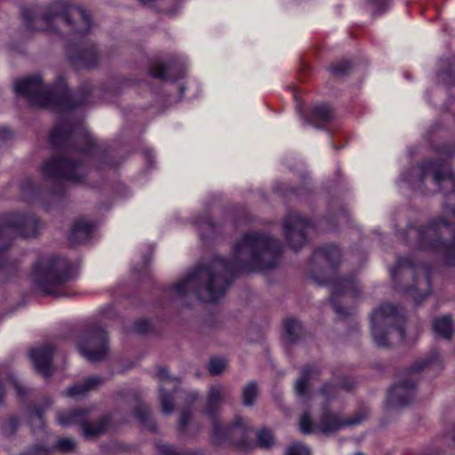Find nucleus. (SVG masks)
<instances>
[{
  "label": "nucleus",
  "mask_w": 455,
  "mask_h": 455,
  "mask_svg": "<svg viewBox=\"0 0 455 455\" xmlns=\"http://www.w3.org/2000/svg\"><path fill=\"white\" fill-rule=\"evenodd\" d=\"M105 382V379L100 376H92L85 379L83 382L70 387L67 391L68 396L84 395L90 391L96 390Z\"/></svg>",
  "instance_id": "5701e85b"
},
{
  "label": "nucleus",
  "mask_w": 455,
  "mask_h": 455,
  "mask_svg": "<svg viewBox=\"0 0 455 455\" xmlns=\"http://www.w3.org/2000/svg\"><path fill=\"white\" fill-rule=\"evenodd\" d=\"M259 389L258 385L255 381L247 383L242 392L243 404L245 406H252L258 396Z\"/></svg>",
  "instance_id": "c756f323"
},
{
  "label": "nucleus",
  "mask_w": 455,
  "mask_h": 455,
  "mask_svg": "<svg viewBox=\"0 0 455 455\" xmlns=\"http://www.w3.org/2000/svg\"><path fill=\"white\" fill-rule=\"evenodd\" d=\"M355 455H364V454H363V453H362V452H358V453H356V454H355Z\"/></svg>",
  "instance_id": "4d7b16f0"
},
{
  "label": "nucleus",
  "mask_w": 455,
  "mask_h": 455,
  "mask_svg": "<svg viewBox=\"0 0 455 455\" xmlns=\"http://www.w3.org/2000/svg\"><path fill=\"white\" fill-rule=\"evenodd\" d=\"M321 374L317 366H305L301 370L300 377L294 383V390L298 396L307 397L309 395L310 380Z\"/></svg>",
  "instance_id": "6ab92c4d"
},
{
  "label": "nucleus",
  "mask_w": 455,
  "mask_h": 455,
  "mask_svg": "<svg viewBox=\"0 0 455 455\" xmlns=\"http://www.w3.org/2000/svg\"><path fill=\"white\" fill-rule=\"evenodd\" d=\"M282 252L279 240L260 232L244 233L233 245L229 262L213 258L188 272L172 287L180 299L204 302L221 299L237 270H267L277 266Z\"/></svg>",
  "instance_id": "f257e3e1"
},
{
  "label": "nucleus",
  "mask_w": 455,
  "mask_h": 455,
  "mask_svg": "<svg viewBox=\"0 0 455 455\" xmlns=\"http://www.w3.org/2000/svg\"><path fill=\"white\" fill-rule=\"evenodd\" d=\"M89 410L75 409L67 411H59L56 415L57 422L61 426L80 425L82 429L84 424L88 422Z\"/></svg>",
  "instance_id": "aec40b11"
},
{
  "label": "nucleus",
  "mask_w": 455,
  "mask_h": 455,
  "mask_svg": "<svg viewBox=\"0 0 455 455\" xmlns=\"http://www.w3.org/2000/svg\"><path fill=\"white\" fill-rule=\"evenodd\" d=\"M355 387V381L351 379H346L339 384V387L346 390L351 391Z\"/></svg>",
  "instance_id": "09e8293b"
},
{
  "label": "nucleus",
  "mask_w": 455,
  "mask_h": 455,
  "mask_svg": "<svg viewBox=\"0 0 455 455\" xmlns=\"http://www.w3.org/2000/svg\"><path fill=\"white\" fill-rule=\"evenodd\" d=\"M77 347L81 355L91 363L103 362L109 355L107 333L98 325L89 327L79 336Z\"/></svg>",
  "instance_id": "1a4fd4ad"
},
{
  "label": "nucleus",
  "mask_w": 455,
  "mask_h": 455,
  "mask_svg": "<svg viewBox=\"0 0 455 455\" xmlns=\"http://www.w3.org/2000/svg\"><path fill=\"white\" fill-rule=\"evenodd\" d=\"M351 69V64L348 60H339L332 63L329 70L335 77H342L348 74Z\"/></svg>",
  "instance_id": "2f4dec72"
},
{
  "label": "nucleus",
  "mask_w": 455,
  "mask_h": 455,
  "mask_svg": "<svg viewBox=\"0 0 455 455\" xmlns=\"http://www.w3.org/2000/svg\"><path fill=\"white\" fill-rule=\"evenodd\" d=\"M73 133V128L65 124H59L50 135V141L55 147H61Z\"/></svg>",
  "instance_id": "a878e982"
},
{
  "label": "nucleus",
  "mask_w": 455,
  "mask_h": 455,
  "mask_svg": "<svg viewBox=\"0 0 455 455\" xmlns=\"http://www.w3.org/2000/svg\"><path fill=\"white\" fill-rule=\"evenodd\" d=\"M22 17L28 30H54L53 25L64 23L75 33L86 34L92 27L91 17L84 10L60 3L52 4L42 14L33 10H24Z\"/></svg>",
  "instance_id": "f03ea898"
},
{
  "label": "nucleus",
  "mask_w": 455,
  "mask_h": 455,
  "mask_svg": "<svg viewBox=\"0 0 455 455\" xmlns=\"http://www.w3.org/2000/svg\"><path fill=\"white\" fill-rule=\"evenodd\" d=\"M10 380L19 396H24L27 394V388L15 377L11 376Z\"/></svg>",
  "instance_id": "37998d69"
},
{
  "label": "nucleus",
  "mask_w": 455,
  "mask_h": 455,
  "mask_svg": "<svg viewBox=\"0 0 455 455\" xmlns=\"http://www.w3.org/2000/svg\"><path fill=\"white\" fill-rule=\"evenodd\" d=\"M32 186V181L30 180H26L22 184H21V189L23 191L27 190L28 188V187Z\"/></svg>",
  "instance_id": "3c124183"
},
{
  "label": "nucleus",
  "mask_w": 455,
  "mask_h": 455,
  "mask_svg": "<svg viewBox=\"0 0 455 455\" xmlns=\"http://www.w3.org/2000/svg\"><path fill=\"white\" fill-rule=\"evenodd\" d=\"M87 102L85 96H79L76 95L75 99L73 100V105L72 108L84 105Z\"/></svg>",
  "instance_id": "8fccbe9b"
},
{
  "label": "nucleus",
  "mask_w": 455,
  "mask_h": 455,
  "mask_svg": "<svg viewBox=\"0 0 455 455\" xmlns=\"http://www.w3.org/2000/svg\"><path fill=\"white\" fill-rule=\"evenodd\" d=\"M393 282L406 291L416 293L415 299H423L430 294L429 271L424 265L415 266L409 259L401 258L391 272Z\"/></svg>",
  "instance_id": "423d86ee"
},
{
  "label": "nucleus",
  "mask_w": 455,
  "mask_h": 455,
  "mask_svg": "<svg viewBox=\"0 0 455 455\" xmlns=\"http://www.w3.org/2000/svg\"><path fill=\"white\" fill-rule=\"evenodd\" d=\"M55 447L58 451L67 453L74 451L76 448V443L72 438L63 437L57 440Z\"/></svg>",
  "instance_id": "f704fd0d"
},
{
  "label": "nucleus",
  "mask_w": 455,
  "mask_h": 455,
  "mask_svg": "<svg viewBox=\"0 0 455 455\" xmlns=\"http://www.w3.org/2000/svg\"><path fill=\"white\" fill-rule=\"evenodd\" d=\"M362 421L361 419H351L347 421H342L336 414L330 411H324L321 418V430L323 433H330L339 429L343 426L355 425Z\"/></svg>",
  "instance_id": "b1692460"
},
{
  "label": "nucleus",
  "mask_w": 455,
  "mask_h": 455,
  "mask_svg": "<svg viewBox=\"0 0 455 455\" xmlns=\"http://www.w3.org/2000/svg\"><path fill=\"white\" fill-rule=\"evenodd\" d=\"M371 323L372 338L379 347H388L393 335L399 340L404 338V314L392 304L377 307L371 315Z\"/></svg>",
  "instance_id": "7ed1b4c3"
},
{
  "label": "nucleus",
  "mask_w": 455,
  "mask_h": 455,
  "mask_svg": "<svg viewBox=\"0 0 455 455\" xmlns=\"http://www.w3.org/2000/svg\"><path fill=\"white\" fill-rule=\"evenodd\" d=\"M53 347L45 344L30 349L29 357L36 371L45 378L53 371L52 367Z\"/></svg>",
  "instance_id": "dca6fc26"
},
{
  "label": "nucleus",
  "mask_w": 455,
  "mask_h": 455,
  "mask_svg": "<svg viewBox=\"0 0 455 455\" xmlns=\"http://www.w3.org/2000/svg\"><path fill=\"white\" fill-rule=\"evenodd\" d=\"M107 419H101L96 423L84 424L83 428V435L85 438L93 439L99 437L106 431L107 427Z\"/></svg>",
  "instance_id": "cd10ccee"
},
{
  "label": "nucleus",
  "mask_w": 455,
  "mask_h": 455,
  "mask_svg": "<svg viewBox=\"0 0 455 455\" xmlns=\"http://www.w3.org/2000/svg\"><path fill=\"white\" fill-rule=\"evenodd\" d=\"M230 400L231 392L225 385L216 382L209 386L204 412L211 419L212 427H214V437L217 441L223 438L219 433L221 405Z\"/></svg>",
  "instance_id": "9d476101"
},
{
  "label": "nucleus",
  "mask_w": 455,
  "mask_h": 455,
  "mask_svg": "<svg viewBox=\"0 0 455 455\" xmlns=\"http://www.w3.org/2000/svg\"><path fill=\"white\" fill-rule=\"evenodd\" d=\"M167 67L161 63L154 64L150 68V74L156 78H165Z\"/></svg>",
  "instance_id": "a19ab883"
},
{
  "label": "nucleus",
  "mask_w": 455,
  "mask_h": 455,
  "mask_svg": "<svg viewBox=\"0 0 455 455\" xmlns=\"http://www.w3.org/2000/svg\"><path fill=\"white\" fill-rule=\"evenodd\" d=\"M68 261L57 256L40 257L34 265L31 279L43 292L60 296L55 288L70 279Z\"/></svg>",
  "instance_id": "20e7f679"
},
{
  "label": "nucleus",
  "mask_w": 455,
  "mask_h": 455,
  "mask_svg": "<svg viewBox=\"0 0 455 455\" xmlns=\"http://www.w3.org/2000/svg\"><path fill=\"white\" fill-rule=\"evenodd\" d=\"M161 410L164 414H171L174 410L172 395L177 391L178 379L172 378L166 369L158 371Z\"/></svg>",
  "instance_id": "2eb2a0df"
},
{
  "label": "nucleus",
  "mask_w": 455,
  "mask_h": 455,
  "mask_svg": "<svg viewBox=\"0 0 455 455\" xmlns=\"http://www.w3.org/2000/svg\"><path fill=\"white\" fill-rule=\"evenodd\" d=\"M72 64L77 68H90L98 61V53L93 45L69 55Z\"/></svg>",
  "instance_id": "4be33fe9"
},
{
  "label": "nucleus",
  "mask_w": 455,
  "mask_h": 455,
  "mask_svg": "<svg viewBox=\"0 0 455 455\" xmlns=\"http://www.w3.org/2000/svg\"><path fill=\"white\" fill-rule=\"evenodd\" d=\"M313 262L323 269H334L340 259V251L336 245L318 248L313 254Z\"/></svg>",
  "instance_id": "a211bd4d"
},
{
  "label": "nucleus",
  "mask_w": 455,
  "mask_h": 455,
  "mask_svg": "<svg viewBox=\"0 0 455 455\" xmlns=\"http://www.w3.org/2000/svg\"><path fill=\"white\" fill-rule=\"evenodd\" d=\"M210 228H212V225L211 222L208 223Z\"/></svg>",
  "instance_id": "13d9d810"
},
{
  "label": "nucleus",
  "mask_w": 455,
  "mask_h": 455,
  "mask_svg": "<svg viewBox=\"0 0 455 455\" xmlns=\"http://www.w3.org/2000/svg\"><path fill=\"white\" fill-rule=\"evenodd\" d=\"M443 228H447V223L445 221L443 222Z\"/></svg>",
  "instance_id": "6e6d98bb"
},
{
  "label": "nucleus",
  "mask_w": 455,
  "mask_h": 455,
  "mask_svg": "<svg viewBox=\"0 0 455 455\" xmlns=\"http://www.w3.org/2000/svg\"><path fill=\"white\" fill-rule=\"evenodd\" d=\"M134 331L138 333H145L150 330V323L147 320H140L134 323Z\"/></svg>",
  "instance_id": "c03bdc74"
},
{
  "label": "nucleus",
  "mask_w": 455,
  "mask_h": 455,
  "mask_svg": "<svg viewBox=\"0 0 455 455\" xmlns=\"http://www.w3.org/2000/svg\"><path fill=\"white\" fill-rule=\"evenodd\" d=\"M83 140H84V143L87 145V148H83L82 151L84 152L85 154H92V148L94 147V142L92 139L88 134H85Z\"/></svg>",
  "instance_id": "de8ad7c7"
},
{
  "label": "nucleus",
  "mask_w": 455,
  "mask_h": 455,
  "mask_svg": "<svg viewBox=\"0 0 455 455\" xmlns=\"http://www.w3.org/2000/svg\"><path fill=\"white\" fill-rule=\"evenodd\" d=\"M93 225L87 220H78L75 222L69 240L73 243H81L87 241L93 232Z\"/></svg>",
  "instance_id": "393cba45"
},
{
  "label": "nucleus",
  "mask_w": 455,
  "mask_h": 455,
  "mask_svg": "<svg viewBox=\"0 0 455 455\" xmlns=\"http://www.w3.org/2000/svg\"><path fill=\"white\" fill-rule=\"evenodd\" d=\"M40 228L38 219L30 213L11 212L0 218V251L8 249L12 233L23 237H35Z\"/></svg>",
  "instance_id": "0eeeda50"
},
{
  "label": "nucleus",
  "mask_w": 455,
  "mask_h": 455,
  "mask_svg": "<svg viewBox=\"0 0 455 455\" xmlns=\"http://www.w3.org/2000/svg\"><path fill=\"white\" fill-rule=\"evenodd\" d=\"M157 450L162 455H193L190 452H178L172 446L164 443L157 444Z\"/></svg>",
  "instance_id": "ea45409f"
},
{
  "label": "nucleus",
  "mask_w": 455,
  "mask_h": 455,
  "mask_svg": "<svg viewBox=\"0 0 455 455\" xmlns=\"http://www.w3.org/2000/svg\"><path fill=\"white\" fill-rule=\"evenodd\" d=\"M220 435L223 437L220 441H217L214 437V427H212V442L215 445H221L224 443H232L239 446L246 444L249 429L245 425L244 419L242 417L236 416L231 424H223L220 420Z\"/></svg>",
  "instance_id": "ddd939ff"
},
{
  "label": "nucleus",
  "mask_w": 455,
  "mask_h": 455,
  "mask_svg": "<svg viewBox=\"0 0 455 455\" xmlns=\"http://www.w3.org/2000/svg\"><path fill=\"white\" fill-rule=\"evenodd\" d=\"M49 450L43 446H35L24 455H48Z\"/></svg>",
  "instance_id": "a18cd8bd"
},
{
  "label": "nucleus",
  "mask_w": 455,
  "mask_h": 455,
  "mask_svg": "<svg viewBox=\"0 0 455 455\" xmlns=\"http://www.w3.org/2000/svg\"><path fill=\"white\" fill-rule=\"evenodd\" d=\"M4 397V391L2 384L0 383V404L3 403Z\"/></svg>",
  "instance_id": "603ef678"
},
{
  "label": "nucleus",
  "mask_w": 455,
  "mask_h": 455,
  "mask_svg": "<svg viewBox=\"0 0 455 455\" xmlns=\"http://www.w3.org/2000/svg\"><path fill=\"white\" fill-rule=\"evenodd\" d=\"M432 330L436 337L449 340L455 333V323L450 315L435 317Z\"/></svg>",
  "instance_id": "412c9836"
},
{
  "label": "nucleus",
  "mask_w": 455,
  "mask_h": 455,
  "mask_svg": "<svg viewBox=\"0 0 455 455\" xmlns=\"http://www.w3.org/2000/svg\"><path fill=\"white\" fill-rule=\"evenodd\" d=\"M442 363L441 356L437 351H432L430 355L418 360L410 368L402 379H400L389 390L386 406L390 410H397L411 403L415 397L416 380L412 374L419 373L427 368H440Z\"/></svg>",
  "instance_id": "39448f33"
},
{
  "label": "nucleus",
  "mask_w": 455,
  "mask_h": 455,
  "mask_svg": "<svg viewBox=\"0 0 455 455\" xmlns=\"http://www.w3.org/2000/svg\"><path fill=\"white\" fill-rule=\"evenodd\" d=\"M344 293H350L353 297H357L361 294V286L354 279H341L332 285L331 300L335 312L342 317L347 315L348 312L339 305L335 299Z\"/></svg>",
  "instance_id": "f3484780"
},
{
  "label": "nucleus",
  "mask_w": 455,
  "mask_h": 455,
  "mask_svg": "<svg viewBox=\"0 0 455 455\" xmlns=\"http://www.w3.org/2000/svg\"><path fill=\"white\" fill-rule=\"evenodd\" d=\"M228 361L224 358L214 357L209 362L208 371L212 376L220 375L226 369Z\"/></svg>",
  "instance_id": "72a5a7b5"
},
{
  "label": "nucleus",
  "mask_w": 455,
  "mask_h": 455,
  "mask_svg": "<svg viewBox=\"0 0 455 455\" xmlns=\"http://www.w3.org/2000/svg\"><path fill=\"white\" fill-rule=\"evenodd\" d=\"M339 387L330 382L324 383L318 390V394L329 403L338 395Z\"/></svg>",
  "instance_id": "473e14b6"
},
{
  "label": "nucleus",
  "mask_w": 455,
  "mask_h": 455,
  "mask_svg": "<svg viewBox=\"0 0 455 455\" xmlns=\"http://www.w3.org/2000/svg\"><path fill=\"white\" fill-rule=\"evenodd\" d=\"M420 172L422 179L431 174L437 186L445 190H454L455 175L451 168L443 163L427 161L422 164Z\"/></svg>",
  "instance_id": "4468645a"
},
{
  "label": "nucleus",
  "mask_w": 455,
  "mask_h": 455,
  "mask_svg": "<svg viewBox=\"0 0 455 455\" xmlns=\"http://www.w3.org/2000/svg\"><path fill=\"white\" fill-rule=\"evenodd\" d=\"M134 414L148 429L156 431V426L155 421L151 419L150 410L148 405L144 403L139 404L134 411Z\"/></svg>",
  "instance_id": "c85d7f7f"
},
{
  "label": "nucleus",
  "mask_w": 455,
  "mask_h": 455,
  "mask_svg": "<svg viewBox=\"0 0 455 455\" xmlns=\"http://www.w3.org/2000/svg\"><path fill=\"white\" fill-rule=\"evenodd\" d=\"M29 423L34 432L36 429H42L44 426L43 412L41 411H36L35 412H33L30 415Z\"/></svg>",
  "instance_id": "4c0bfd02"
},
{
  "label": "nucleus",
  "mask_w": 455,
  "mask_h": 455,
  "mask_svg": "<svg viewBox=\"0 0 455 455\" xmlns=\"http://www.w3.org/2000/svg\"><path fill=\"white\" fill-rule=\"evenodd\" d=\"M258 442L260 447L267 448L269 447L273 443V435L270 431L262 429L258 435Z\"/></svg>",
  "instance_id": "e433bc0d"
},
{
  "label": "nucleus",
  "mask_w": 455,
  "mask_h": 455,
  "mask_svg": "<svg viewBox=\"0 0 455 455\" xmlns=\"http://www.w3.org/2000/svg\"><path fill=\"white\" fill-rule=\"evenodd\" d=\"M18 426V421L16 419L12 418L8 420L6 424V427L4 429L5 433L8 435H12L14 433Z\"/></svg>",
  "instance_id": "49530a36"
},
{
  "label": "nucleus",
  "mask_w": 455,
  "mask_h": 455,
  "mask_svg": "<svg viewBox=\"0 0 455 455\" xmlns=\"http://www.w3.org/2000/svg\"><path fill=\"white\" fill-rule=\"evenodd\" d=\"M302 333L301 323L295 319H288L284 322V339L292 343L295 342Z\"/></svg>",
  "instance_id": "bb28decb"
},
{
  "label": "nucleus",
  "mask_w": 455,
  "mask_h": 455,
  "mask_svg": "<svg viewBox=\"0 0 455 455\" xmlns=\"http://www.w3.org/2000/svg\"><path fill=\"white\" fill-rule=\"evenodd\" d=\"M192 419V413L189 410H185L181 412L179 421V430L182 431L186 426L190 422Z\"/></svg>",
  "instance_id": "79ce46f5"
},
{
  "label": "nucleus",
  "mask_w": 455,
  "mask_h": 455,
  "mask_svg": "<svg viewBox=\"0 0 455 455\" xmlns=\"http://www.w3.org/2000/svg\"><path fill=\"white\" fill-rule=\"evenodd\" d=\"M285 455H310L308 448L299 443L289 446Z\"/></svg>",
  "instance_id": "58836bf2"
},
{
  "label": "nucleus",
  "mask_w": 455,
  "mask_h": 455,
  "mask_svg": "<svg viewBox=\"0 0 455 455\" xmlns=\"http://www.w3.org/2000/svg\"><path fill=\"white\" fill-rule=\"evenodd\" d=\"M14 88L18 94L24 96L32 105L46 107L55 103L52 87L43 84L39 76L18 81Z\"/></svg>",
  "instance_id": "9b49d317"
},
{
  "label": "nucleus",
  "mask_w": 455,
  "mask_h": 455,
  "mask_svg": "<svg viewBox=\"0 0 455 455\" xmlns=\"http://www.w3.org/2000/svg\"><path fill=\"white\" fill-rule=\"evenodd\" d=\"M310 222L301 217L298 212H290L283 220V228L290 246L298 250L307 242V233L310 228Z\"/></svg>",
  "instance_id": "f8f14e48"
},
{
  "label": "nucleus",
  "mask_w": 455,
  "mask_h": 455,
  "mask_svg": "<svg viewBox=\"0 0 455 455\" xmlns=\"http://www.w3.org/2000/svg\"><path fill=\"white\" fill-rule=\"evenodd\" d=\"M333 111L327 105H321L314 108L312 110L311 118L314 120H319L320 122L326 123L332 119Z\"/></svg>",
  "instance_id": "7c9ffc66"
},
{
  "label": "nucleus",
  "mask_w": 455,
  "mask_h": 455,
  "mask_svg": "<svg viewBox=\"0 0 455 455\" xmlns=\"http://www.w3.org/2000/svg\"><path fill=\"white\" fill-rule=\"evenodd\" d=\"M450 75L451 76H455V58L452 60V63H451V70L449 71Z\"/></svg>",
  "instance_id": "864d4df0"
},
{
  "label": "nucleus",
  "mask_w": 455,
  "mask_h": 455,
  "mask_svg": "<svg viewBox=\"0 0 455 455\" xmlns=\"http://www.w3.org/2000/svg\"><path fill=\"white\" fill-rule=\"evenodd\" d=\"M317 121H318V120H314L313 118H311L310 124H311L312 125H315V126H316V128H319V125H317V124H315V122H317Z\"/></svg>",
  "instance_id": "5fc2aeb1"
},
{
  "label": "nucleus",
  "mask_w": 455,
  "mask_h": 455,
  "mask_svg": "<svg viewBox=\"0 0 455 455\" xmlns=\"http://www.w3.org/2000/svg\"><path fill=\"white\" fill-rule=\"evenodd\" d=\"M41 172L44 177L79 182L87 174L86 167L69 156H58L43 163Z\"/></svg>",
  "instance_id": "6e6552de"
},
{
  "label": "nucleus",
  "mask_w": 455,
  "mask_h": 455,
  "mask_svg": "<svg viewBox=\"0 0 455 455\" xmlns=\"http://www.w3.org/2000/svg\"><path fill=\"white\" fill-rule=\"evenodd\" d=\"M299 429L303 434H310L313 429V423L311 420L309 411H305L299 419Z\"/></svg>",
  "instance_id": "c9c22d12"
}]
</instances>
